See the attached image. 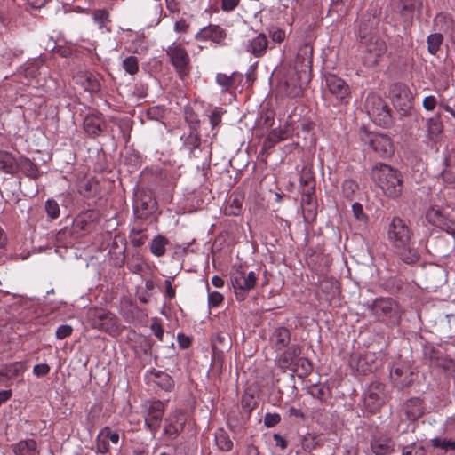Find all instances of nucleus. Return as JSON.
Segmentation results:
<instances>
[{"label": "nucleus", "instance_id": "nucleus-6", "mask_svg": "<svg viewBox=\"0 0 455 455\" xmlns=\"http://www.w3.org/2000/svg\"><path fill=\"white\" fill-rule=\"evenodd\" d=\"M165 411V405L159 400L147 401L143 404L142 415L145 427L156 435L160 428L161 422Z\"/></svg>", "mask_w": 455, "mask_h": 455}, {"label": "nucleus", "instance_id": "nucleus-2", "mask_svg": "<svg viewBox=\"0 0 455 455\" xmlns=\"http://www.w3.org/2000/svg\"><path fill=\"white\" fill-rule=\"evenodd\" d=\"M371 178L387 196L397 198L402 195L403 185L398 170L379 163L373 166Z\"/></svg>", "mask_w": 455, "mask_h": 455}, {"label": "nucleus", "instance_id": "nucleus-62", "mask_svg": "<svg viewBox=\"0 0 455 455\" xmlns=\"http://www.w3.org/2000/svg\"><path fill=\"white\" fill-rule=\"evenodd\" d=\"M310 395L321 401L325 399V388L323 387L315 386L310 389Z\"/></svg>", "mask_w": 455, "mask_h": 455}, {"label": "nucleus", "instance_id": "nucleus-30", "mask_svg": "<svg viewBox=\"0 0 455 455\" xmlns=\"http://www.w3.org/2000/svg\"><path fill=\"white\" fill-rule=\"evenodd\" d=\"M80 84L84 88L85 91L91 92H96L100 89V84L95 75L92 73H85L79 76Z\"/></svg>", "mask_w": 455, "mask_h": 455}, {"label": "nucleus", "instance_id": "nucleus-43", "mask_svg": "<svg viewBox=\"0 0 455 455\" xmlns=\"http://www.w3.org/2000/svg\"><path fill=\"white\" fill-rule=\"evenodd\" d=\"M44 208L48 217L51 219H57L60 216V206L55 200H46Z\"/></svg>", "mask_w": 455, "mask_h": 455}, {"label": "nucleus", "instance_id": "nucleus-13", "mask_svg": "<svg viewBox=\"0 0 455 455\" xmlns=\"http://www.w3.org/2000/svg\"><path fill=\"white\" fill-rule=\"evenodd\" d=\"M386 398L384 384L372 381L364 393V406L371 413H375L385 403Z\"/></svg>", "mask_w": 455, "mask_h": 455}, {"label": "nucleus", "instance_id": "nucleus-28", "mask_svg": "<svg viewBox=\"0 0 455 455\" xmlns=\"http://www.w3.org/2000/svg\"><path fill=\"white\" fill-rule=\"evenodd\" d=\"M24 370V365L20 362L6 364L0 369V381L2 380V377L8 379H16L23 373Z\"/></svg>", "mask_w": 455, "mask_h": 455}, {"label": "nucleus", "instance_id": "nucleus-32", "mask_svg": "<svg viewBox=\"0 0 455 455\" xmlns=\"http://www.w3.org/2000/svg\"><path fill=\"white\" fill-rule=\"evenodd\" d=\"M215 443L218 448L223 451H229L233 448V442L228 434L222 428H219L215 433Z\"/></svg>", "mask_w": 455, "mask_h": 455}, {"label": "nucleus", "instance_id": "nucleus-51", "mask_svg": "<svg viewBox=\"0 0 455 455\" xmlns=\"http://www.w3.org/2000/svg\"><path fill=\"white\" fill-rule=\"evenodd\" d=\"M109 13L106 10H97L93 14L94 21L99 25L100 28L105 26V24L109 20Z\"/></svg>", "mask_w": 455, "mask_h": 455}, {"label": "nucleus", "instance_id": "nucleus-36", "mask_svg": "<svg viewBox=\"0 0 455 455\" xmlns=\"http://www.w3.org/2000/svg\"><path fill=\"white\" fill-rule=\"evenodd\" d=\"M201 144V139L197 133L193 131L186 137L184 140V147L189 151L191 156H196L195 151L199 148Z\"/></svg>", "mask_w": 455, "mask_h": 455}, {"label": "nucleus", "instance_id": "nucleus-34", "mask_svg": "<svg viewBox=\"0 0 455 455\" xmlns=\"http://www.w3.org/2000/svg\"><path fill=\"white\" fill-rule=\"evenodd\" d=\"M168 243V240L159 235L155 237L150 244V251L156 257H161L165 253V246Z\"/></svg>", "mask_w": 455, "mask_h": 455}, {"label": "nucleus", "instance_id": "nucleus-38", "mask_svg": "<svg viewBox=\"0 0 455 455\" xmlns=\"http://www.w3.org/2000/svg\"><path fill=\"white\" fill-rule=\"evenodd\" d=\"M443 36L440 33L431 34L427 38L428 52L431 54H435L443 43Z\"/></svg>", "mask_w": 455, "mask_h": 455}, {"label": "nucleus", "instance_id": "nucleus-37", "mask_svg": "<svg viewBox=\"0 0 455 455\" xmlns=\"http://www.w3.org/2000/svg\"><path fill=\"white\" fill-rule=\"evenodd\" d=\"M143 231L142 228L133 227L131 229L129 238L134 247H140L145 243L148 237L143 234Z\"/></svg>", "mask_w": 455, "mask_h": 455}, {"label": "nucleus", "instance_id": "nucleus-7", "mask_svg": "<svg viewBox=\"0 0 455 455\" xmlns=\"http://www.w3.org/2000/svg\"><path fill=\"white\" fill-rule=\"evenodd\" d=\"M258 276L254 271L245 273L242 269H236L231 274L230 281L235 291L237 300L243 301L246 299L248 292L257 283Z\"/></svg>", "mask_w": 455, "mask_h": 455}, {"label": "nucleus", "instance_id": "nucleus-29", "mask_svg": "<svg viewBox=\"0 0 455 455\" xmlns=\"http://www.w3.org/2000/svg\"><path fill=\"white\" fill-rule=\"evenodd\" d=\"M19 169L14 156L8 152H0V170L5 173L13 174Z\"/></svg>", "mask_w": 455, "mask_h": 455}, {"label": "nucleus", "instance_id": "nucleus-41", "mask_svg": "<svg viewBox=\"0 0 455 455\" xmlns=\"http://www.w3.org/2000/svg\"><path fill=\"white\" fill-rule=\"evenodd\" d=\"M22 168L27 176L36 179L39 176V170L37 166L31 162L28 158H25L22 162Z\"/></svg>", "mask_w": 455, "mask_h": 455}, {"label": "nucleus", "instance_id": "nucleus-22", "mask_svg": "<svg viewBox=\"0 0 455 455\" xmlns=\"http://www.w3.org/2000/svg\"><path fill=\"white\" fill-rule=\"evenodd\" d=\"M371 447L375 454L387 455L394 451L395 443L387 435H379L371 440Z\"/></svg>", "mask_w": 455, "mask_h": 455}, {"label": "nucleus", "instance_id": "nucleus-54", "mask_svg": "<svg viewBox=\"0 0 455 455\" xmlns=\"http://www.w3.org/2000/svg\"><path fill=\"white\" fill-rule=\"evenodd\" d=\"M96 446H97V451L102 454H106L109 451V442L107 438H104L103 436L100 435V433L98 434L97 440H96Z\"/></svg>", "mask_w": 455, "mask_h": 455}, {"label": "nucleus", "instance_id": "nucleus-21", "mask_svg": "<svg viewBox=\"0 0 455 455\" xmlns=\"http://www.w3.org/2000/svg\"><path fill=\"white\" fill-rule=\"evenodd\" d=\"M268 46V40L265 34L259 33L258 36L249 40L245 44V51L256 58L262 57Z\"/></svg>", "mask_w": 455, "mask_h": 455}, {"label": "nucleus", "instance_id": "nucleus-55", "mask_svg": "<svg viewBox=\"0 0 455 455\" xmlns=\"http://www.w3.org/2000/svg\"><path fill=\"white\" fill-rule=\"evenodd\" d=\"M223 295L218 291H212L208 294V304L210 307H217L223 301Z\"/></svg>", "mask_w": 455, "mask_h": 455}, {"label": "nucleus", "instance_id": "nucleus-12", "mask_svg": "<svg viewBox=\"0 0 455 455\" xmlns=\"http://www.w3.org/2000/svg\"><path fill=\"white\" fill-rule=\"evenodd\" d=\"M309 73L302 76L301 68H291L283 80L285 93L290 97H298L302 93L304 87L308 82Z\"/></svg>", "mask_w": 455, "mask_h": 455}, {"label": "nucleus", "instance_id": "nucleus-24", "mask_svg": "<svg viewBox=\"0 0 455 455\" xmlns=\"http://www.w3.org/2000/svg\"><path fill=\"white\" fill-rule=\"evenodd\" d=\"M105 125L101 116L96 114L87 115L84 120L85 132L92 136H98Z\"/></svg>", "mask_w": 455, "mask_h": 455}, {"label": "nucleus", "instance_id": "nucleus-5", "mask_svg": "<svg viewBox=\"0 0 455 455\" xmlns=\"http://www.w3.org/2000/svg\"><path fill=\"white\" fill-rule=\"evenodd\" d=\"M364 108L370 117L379 125L391 124L390 108L385 100L377 94H369Z\"/></svg>", "mask_w": 455, "mask_h": 455}, {"label": "nucleus", "instance_id": "nucleus-18", "mask_svg": "<svg viewBox=\"0 0 455 455\" xmlns=\"http://www.w3.org/2000/svg\"><path fill=\"white\" fill-rule=\"evenodd\" d=\"M369 147L379 157H389L394 154V146L389 137L384 134H372L368 140Z\"/></svg>", "mask_w": 455, "mask_h": 455}, {"label": "nucleus", "instance_id": "nucleus-52", "mask_svg": "<svg viewBox=\"0 0 455 455\" xmlns=\"http://www.w3.org/2000/svg\"><path fill=\"white\" fill-rule=\"evenodd\" d=\"M216 82L218 84L222 86L225 89H228L234 85V78L232 76H228L226 74H218L216 76Z\"/></svg>", "mask_w": 455, "mask_h": 455}, {"label": "nucleus", "instance_id": "nucleus-61", "mask_svg": "<svg viewBox=\"0 0 455 455\" xmlns=\"http://www.w3.org/2000/svg\"><path fill=\"white\" fill-rule=\"evenodd\" d=\"M436 98L433 95L425 97L422 102L423 108L427 111L434 110L436 107Z\"/></svg>", "mask_w": 455, "mask_h": 455}, {"label": "nucleus", "instance_id": "nucleus-11", "mask_svg": "<svg viewBox=\"0 0 455 455\" xmlns=\"http://www.w3.org/2000/svg\"><path fill=\"white\" fill-rule=\"evenodd\" d=\"M389 96L395 108L405 115L412 107V95L409 87L402 83L391 85Z\"/></svg>", "mask_w": 455, "mask_h": 455}, {"label": "nucleus", "instance_id": "nucleus-20", "mask_svg": "<svg viewBox=\"0 0 455 455\" xmlns=\"http://www.w3.org/2000/svg\"><path fill=\"white\" fill-rule=\"evenodd\" d=\"M312 58H313V47L310 44H304L299 49L294 67L296 68H301L302 76H305L307 73H309L312 66Z\"/></svg>", "mask_w": 455, "mask_h": 455}, {"label": "nucleus", "instance_id": "nucleus-60", "mask_svg": "<svg viewBox=\"0 0 455 455\" xmlns=\"http://www.w3.org/2000/svg\"><path fill=\"white\" fill-rule=\"evenodd\" d=\"M50 371V366L46 363L36 364L33 368V373L36 377H44Z\"/></svg>", "mask_w": 455, "mask_h": 455}, {"label": "nucleus", "instance_id": "nucleus-17", "mask_svg": "<svg viewBox=\"0 0 455 455\" xmlns=\"http://www.w3.org/2000/svg\"><path fill=\"white\" fill-rule=\"evenodd\" d=\"M426 218L430 224L438 227L447 233H455V222L449 220L441 208L437 206L430 207L426 212Z\"/></svg>", "mask_w": 455, "mask_h": 455}, {"label": "nucleus", "instance_id": "nucleus-31", "mask_svg": "<svg viewBox=\"0 0 455 455\" xmlns=\"http://www.w3.org/2000/svg\"><path fill=\"white\" fill-rule=\"evenodd\" d=\"M427 129L429 139L436 140L443 132V124L439 115L427 120Z\"/></svg>", "mask_w": 455, "mask_h": 455}, {"label": "nucleus", "instance_id": "nucleus-8", "mask_svg": "<svg viewBox=\"0 0 455 455\" xmlns=\"http://www.w3.org/2000/svg\"><path fill=\"white\" fill-rule=\"evenodd\" d=\"M156 210V201L149 190H139L135 193L133 212L137 220L148 219Z\"/></svg>", "mask_w": 455, "mask_h": 455}, {"label": "nucleus", "instance_id": "nucleus-19", "mask_svg": "<svg viewBox=\"0 0 455 455\" xmlns=\"http://www.w3.org/2000/svg\"><path fill=\"white\" fill-rule=\"evenodd\" d=\"M401 411L406 420L416 421L425 413L423 401L419 397L410 398L403 403Z\"/></svg>", "mask_w": 455, "mask_h": 455}, {"label": "nucleus", "instance_id": "nucleus-64", "mask_svg": "<svg viewBox=\"0 0 455 455\" xmlns=\"http://www.w3.org/2000/svg\"><path fill=\"white\" fill-rule=\"evenodd\" d=\"M150 329L159 340H163L164 330L158 321L155 320L151 323Z\"/></svg>", "mask_w": 455, "mask_h": 455}, {"label": "nucleus", "instance_id": "nucleus-40", "mask_svg": "<svg viewBox=\"0 0 455 455\" xmlns=\"http://www.w3.org/2000/svg\"><path fill=\"white\" fill-rule=\"evenodd\" d=\"M359 187L357 183L352 180H346L342 183V194L349 201L355 198V195L357 192Z\"/></svg>", "mask_w": 455, "mask_h": 455}, {"label": "nucleus", "instance_id": "nucleus-59", "mask_svg": "<svg viewBox=\"0 0 455 455\" xmlns=\"http://www.w3.org/2000/svg\"><path fill=\"white\" fill-rule=\"evenodd\" d=\"M127 266L130 271L132 273H140L143 268V263L140 258L139 255L136 256V259L134 260H128Z\"/></svg>", "mask_w": 455, "mask_h": 455}, {"label": "nucleus", "instance_id": "nucleus-10", "mask_svg": "<svg viewBox=\"0 0 455 455\" xmlns=\"http://www.w3.org/2000/svg\"><path fill=\"white\" fill-rule=\"evenodd\" d=\"M87 321L94 329L110 332L116 328L115 315L103 308H90L87 311Z\"/></svg>", "mask_w": 455, "mask_h": 455}, {"label": "nucleus", "instance_id": "nucleus-3", "mask_svg": "<svg viewBox=\"0 0 455 455\" xmlns=\"http://www.w3.org/2000/svg\"><path fill=\"white\" fill-rule=\"evenodd\" d=\"M358 34L361 39L362 59L364 65L368 67L377 65L387 52L386 43L376 35L368 36V28L363 23L360 24Z\"/></svg>", "mask_w": 455, "mask_h": 455}, {"label": "nucleus", "instance_id": "nucleus-45", "mask_svg": "<svg viewBox=\"0 0 455 455\" xmlns=\"http://www.w3.org/2000/svg\"><path fill=\"white\" fill-rule=\"evenodd\" d=\"M431 443L435 448H440L444 451H448V450L455 451V441H450V440L435 437L431 440Z\"/></svg>", "mask_w": 455, "mask_h": 455}, {"label": "nucleus", "instance_id": "nucleus-15", "mask_svg": "<svg viewBox=\"0 0 455 455\" xmlns=\"http://www.w3.org/2000/svg\"><path fill=\"white\" fill-rule=\"evenodd\" d=\"M186 421L185 413L181 410H175L165 418L163 435L170 441L175 440L184 430Z\"/></svg>", "mask_w": 455, "mask_h": 455}, {"label": "nucleus", "instance_id": "nucleus-35", "mask_svg": "<svg viewBox=\"0 0 455 455\" xmlns=\"http://www.w3.org/2000/svg\"><path fill=\"white\" fill-rule=\"evenodd\" d=\"M292 370L296 371L299 376L302 377L308 375L312 371L313 366L308 359L299 356Z\"/></svg>", "mask_w": 455, "mask_h": 455}, {"label": "nucleus", "instance_id": "nucleus-25", "mask_svg": "<svg viewBox=\"0 0 455 455\" xmlns=\"http://www.w3.org/2000/svg\"><path fill=\"white\" fill-rule=\"evenodd\" d=\"M290 341L291 333L290 331L285 327L276 328L271 336V342L275 350H282L283 348L286 347Z\"/></svg>", "mask_w": 455, "mask_h": 455}, {"label": "nucleus", "instance_id": "nucleus-26", "mask_svg": "<svg viewBox=\"0 0 455 455\" xmlns=\"http://www.w3.org/2000/svg\"><path fill=\"white\" fill-rule=\"evenodd\" d=\"M425 355L429 358L431 364L441 367L445 371L453 370L455 367V363L452 360L443 358L439 355V352L433 347L427 348Z\"/></svg>", "mask_w": 455, "mask_h": 455}, {"label": "nucleus", "instance_id": "nucleus-56", "mask_svg": "<svg viewBox=\"0 0 455 455\" xmlns=\"http://www.w3.org/2000/svg\"><path fill=\"white\" fill-rule=\"evenodd\" d=\"M281 421V416L278 413H266L264 417V425L267 427H273Z\"/></svg>", "mask_w": 455, "mask_h": 455}, {"label": "nucleus", "instance_id": "nucleus-49", "mask_svg": "<svg viewBox=\"0 0 455 455\" xmlns=\"http://www.w3.org/2000/svg\"><path fill=\"white\" fill-rule=\"evenodd\" d=\"M352 212L355 220L363 224L368 221V216L364 213L363 206L360 203H354L352 204Z\"/></svg>", "mask_w": 455, "mask_h": 455}, {"label": "nucleus", "instance_id": "nucleus-48", "mask_svg": "<svg viewBox=\"0 0 455 455\" xmlns=\"http://www.w3.org/2000/svg\"><path fill=\"white\" fill-rule=\"evenodd\" d=\"M402 455H425V449L422 445L413 443L403 447Z\"/></svg>", "mask_w": 455, "mask_h": 455}, {"label": "nucleus", "instance_id": "nucleus-23", "mask_svg": "<svg viewBox=\"0 0 455 455\" xmlns=\"http://www.w3.org/2000/svg\"><path fill=\"white\" fill-rule=\"evenodd\" d=\"M300 353L301 349L298 345H291L278 357V366L283 370L289 369L294 365Z\"/></svg>", "mask_w": 455, "mask_h": 455}, {"label": "nucleus", "instance_id": "nucleus-58", "mask_svg": "<svg viewBox=\"0 0 455 455\" xmlns=\"http://www.w3.org/2000/svg\"><path fill=\"white\" fill-rule=\"evenodd\" d=\"M221 111L219 108H215L209 116V121L212 129H215L221 123Z\"/></svg>", "mask_w": 455, "mask_h": 455}, {"label": "nucleus", "instance_id": "nucleus-9", "mask_svg": "<svg viewBox=\"0 0 455 455\" xmlns=\"http://www.w3.org/2000/svg\"><path fill=\"white\" fill-rule=\"evenodd\" d=\"M328 92L336 101L335 104H348L351 99V90L345 80L333 74L325 76Z\"/></svg>", "mask_w": 455, "mask_h": 455}, {"label": "nucleus", "instance_id": "nucleus-46", "mask_svg": "<svg viewBox=\"0 0 455 455\" xmlns=\"http://www.w3.org/2000/svg\"><path fill=\"white\" fill-rule=\"evenodd\" d=\"M257 402L252 395H244L242 396L241 406L244 411L251 413L256 407Z\"/></svg>", "mask_w": 455, "mask_h": 455}, {"label": "nucleus", "instance_id": "nucleus-57", "mask_svg": "<svg viewBox=\"0 0 455 455\" xmlns=\"http://www.w3.org/2000/svg\"><path fill=\"white\" fill-rule=\"evenodd\" d=\"M73 331V328L70 325L63 324L57 328L56 330V338L58 339H63L67 337H69Z\"/></svg>", "mask_w": 455, "mask_h": 455}, {"label": "nucleus", "instance_id": "nucleus-63", "mask_svg": "<svg viewBox=\"0 0 455 455\" xmlns=\"http://www.w3.org/2000/svg\"><path fill=\"white\" fill-rule=\"evenodd\" d=\"M185 118L189 123L191 131L196 130V125L199 124L196 114L193 111H186Z\"/></svg>", "mask_w": 455, "mask_h": 455}, {"label": "nucleus", "instance_id": "nucleus-53", "mask_svg": "<svg viewBox=\"0 0 455 455\" xmlns=\"http://www.w3.org/2000/svg\"><path fill=\"white\" fill-rule=\"evenodd\" d=\"M268 34L274 43L281 44L285 39V31L279 28H272L269 29Z\"/></svg>", "mask_w": 455, "mask_h": 455}, {"label": "nucleus", "instance_id": "nucleus-16", "mask_svg": "<svg viewBox=\"0 0 455 455\" xmlns=\"http://www.w3.org/2000/svg\"><path fill=\"white\" fill-rule=\"evenodd\" d=\"M227 31L220 26L210 24L201 28L196 35V40L199 42L211 41L216 45H226Z\"/></svg>", "mask_w": 455, "mask_h": 455}, {"label": "nucleus", "instance_id": "nucleus-44", "mask_svg": "<svg viewBox=\"0 0 455 455\" xmlns=\"http://www.w3.org/2000/svg\"><path fill=\"white\" fill-rule=\"evenodd\" d=\"M123 67L130 75L136 74L139 70L137 58L134 56H129L125 58L123 61Z\"/></svg>", "mask_w": 455, "mask_h": 455}, {"label": "nucleus", "instance_id": "nucleus-42", "mask_svg": "<svg viewBox=\"0 0 455 455\" xmlns=\"http://www.w3.org/2000/svg\"><path fill=\"white\" fill-rule=\"evenodd\" d=\"M100 435L107 438L108 442L113 444H118L120 441V434L117 431L112 430L109 427H105L100 431Z\"/></svg>", "mask_w": 455, "mask_h": 455}, {"label": "nucleus", "instance_id": "nucleus-50", "mask_svg": "<svg viewBox=\"0 0 455 455\" xmlns=\"http://www.w3.org/2000/svg\"><path fill=\"white\" fill-rule=\"evenodd\" d=\"M288 138V132L282 129H273L268 137L267 140L269 142L275 144L277 142H280L282 140H284Z\"/></svg>", "mask_w": 455, "mask_h": 455}, {"label": "nucleus", "instance_id": "nucleus-27", "mask_svg": "<svg viewBox=\"0 0 455 455\" xmlns=\"http://www.w3.org/2000/svg\"><path fill=\"white\" fill-rule=\"evenodd\" d=\"M15 455H36L37 444L34 439L21 440L12 445Z\"/></svg>", "mask_w": 455, "mask_h": 455}, {"label": "nucleus", "instance_id": "nucleus-33", "mask_svg": "<svg viewBox=\"0 0 455 455\" xmlns=\"http://www.w3.org/2000/svg\"><path fill=\"white\" fill-rule=\"evenodd\" d=\"M406 368L395 367L390 371V378L394 382V385L397 387L399 389H403L406 387H409L412 382L411 378L410 377L409 380H402V377L405 373Z\"/></svg>", "mask_w": 455, "mask_h": 455}, {"label": "nucleus", "instance_id": "nucleus-47", "mask_svg": "<svg viewBox=\"0 0 455 455\" xmlns=\"http://www.w3.org/2000/svg\"><path fill=\"white\" fill-rule=\"evenodd\" d=\"M403 12H411L422 7V0H400Z\"/></svg>", "mask_w": 455, "mask_h": 455}, {"label": "nucleus", "instance_id": "nucleus-4", "mask_svg": "<svg viewBox=\"0 0 455 455\" xmlns=\"http://www.w3.org/2000/svg\"><path fill=\"white\" fill-rule=\"evenodd\" d=\"M365 307L378 321L388 326H396L400 323V307L391 298H378L372 303L366 304Z\"/></svg>", "mask_w": 455, "mask_h": 455}, {"label": "nucleus", "instance_id": "nucleus-39", "mask_svg": "<svg viewBox=\"0 0 455 455\" xmlns=\"http://www.w3.org/2000/svg\"><path fill=\"white\" fill-rule=\"evenodd\" d=\"M156 379V384L164 390L169 391L173 387L174 382L170 375L162 371H156L154 373Z\"/></svg>", "mask_w": 455, "mask_h": 455}, {"label": "nucleus", "instance_id": "nucleus-14", "mask_svg": "<svg viewBox=\"0 0 455 455\" xmlns=\"http://www.w3.org/2000/svg\"><path fill=\"white\" fill-rule=\"evenodd\" d=\"M166 54L181 78L188 74L190 59L183 47L173 43L167 48Z\"/></svg>", "mask_w": 455, "mask_h": 455}, {"label": "nucleus", "instance_id": "nucleus-1", "mask_svg": "<svg viewBox=\"0 0 455 455\" xmlns=\"http://www.w3.org/2000/svg\"><path fill=\"white\" fill-rule=\"evenodd\" d=\"M387 240L401 260L413 264L419 259V254L411 241L412 231L406 222L399 217H394L387 226Z\"/></svg>", "mask_w": 455, "mask_h": 455}]
</instances>
